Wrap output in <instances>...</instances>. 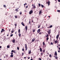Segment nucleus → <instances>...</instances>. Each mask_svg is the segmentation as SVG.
I'll return each instance as SVG.
<instances>
[{"label": "nucleus", "instance_id": "obj_1", "mask_svg": "<svg viewBox=\"0 0 60 60\" xmlns=\"http://www.w3.org/2000/svg\"><path fill=\"white\" fill-rule=\"evenodd\" d=\"M46 4H48V5H50V1H48L46 2Z\"/></svg>", "mask_w": 60, "mask_h": 60}, {"label": "nucleus", "instance_id": "obj_2", "mask_svg": "<svg viewBox=\"0 0 60 60\" xmlns=\"http://www.w3.org/2000/svg\"><path fill=\"white\" fill-rule=\"evenodd\" d=\"M25 47L26 48V51L27 49V45L26 44H25Z\"/></svg>", "mask_w": 60, "mask_h": 60}, {"label": "nucleus", "instance_id": "obj_3", "mask_svg": "<svg viewBox=\"0 0 60 60\" xmlns=\"http://www.w3.org/2000/svg\"><path fill=\"white\" fill-rule=\"evenodd\" d=\"M33 13V11L32 10H31L29 12L30 14H32Z\"/></svg>", "mask_w": 60, "mask_h": 60}, {"label": "nucleus", "instance_id": "obj_4", "mask_svg": "<svg viewBox=\"0 0 60 60\" xmlns=\"http://www.w3.org/2000/svg\"><path fill=\"white\" fill-rule=\"evenodd\" d=\"M41 13H42V10H40L39 12V15H41Z\"/></svg>", "mask_w": 60, "mask_h": 60}, {"label": "nucleus", "instance_id": "obj_5", "mask_svg": "<svg viewBox=\"0 0 60 60\" xmlns=\"http://www.w3.org/2000/svg\"><path fill=\"white\" fill-rule=\"evenodd\" d=\"M5 31V30H4L3 29H2V30L1 31V33H3V32H4Z\"/></svg>", "mask_w": 60, "mask_h": 60}, {"label": "nucleus", "instance_id": "obj_6", "mask_svg": "<svg viewBox=\"0 0 60 60\" xmlns=\"http://www.w3.org/2000/svg\"><path fill=\"white\" fill-rule=\"evenodd\" d=\"M32 6H33V9H35V8H36V7H35V5H34L33 4L32 5Z\"/></svg>", "mask_w": 60, "mask_h": 60}, {"label": "nucleus", "instance_id": "obj_7", "mask_svg": "<svg viewBox=\"0 0 60 60\" xmlns=\"http://www.w3.org/2000/svg\"><path fill=\"white\" fill-rule=\"evenodd\" d=\"M55 55L56 56H57V52H56V51L55 52V53H54Z\"/></svg>", "mask_w": 60, "mask_h": 60}, {"label": "nucleus", "instance_id": "obj_8", "mask_svg": "<svg viewBox=\"0 0 60 60\" xmlns=\"http://www.w3.org/2000/svg\"><path fill=\"white\" fill-rule=\"evenodd\" d=\"M31 53V50H30L29 51V54H30Z\"/></svg>", "mask_w": 60, "mask_h": 60}, {"label": "nucleus", "instance_id": "obj_9", "mask_svg": "<svg viewBox=\"0 0 60 60\" xmlns=\"http://www.w3.org/2000/svg\"><path fill=\"white\" fill-rule=\"evenodd\" d=\"M40 31H41V30L39 29L38 30L37 32L38 33H39V32H40Z\"/></svg>", "mask_w": 60, "mask_h": 60}, {"label": "nucleus", "instance_id": "obj_10", "mask_svg": "<svg viewBox=\"0 0 60 60\" xmlns=\"http://www.w3.org/2000/svg\"><path fill=\"white\" fill-rule=\"evenodd\" d=\"M51 32H50V30H49L48 31V34H50Z\"/></svg>", "mask_w": 60, "mask_h": 60}, {"label": "nucleus", "instance_id": "obj_11", "mask_svg": "<svg viewBox=\"0 0 60 60\" xmlns=\"http://www.w3.org/2000/svg\"><path fill=\"white\" fill-rule=\"evenodd\" d=\"M59 35H57L56 36V38L57 39H58V37H59Z\"/></svg>", "mask_w": 60, "mask_h": 60}, {"label": "nucleus", "instance_id": "obj_12", "mask_svg": "<svg viewBox=\"0 0 60 60\" xmlns=\"http://www.w3.org/2000/svg\"><path fill=\"white\" fill-rule=\"evenodd\" d=\"M40 52H42V49H41V48H40Z\"/></svg>", "mask_w": 60, "mask_h": 60}, {"label": "nucleus", "instance_id": "obj_13", "mask_svg": "<svg viewBox=\"0 0 60 60\" xmlns=\"http://www.w3.org/2000/svg\"><path fill=\"white\" fill-rule=\"evenodd\" d=\"M21 24L22 25V26H25L23 22H21Z\"/></svg>", "mask_w": 60, "mask_h": 60}, {"label": "nucleus", "instance_id": "obj_14", "mask_svg": "<svg viewBox=\"0 0 60 60\" xmlns=\"http://www.w3.org/2000/svg\"><path fill=\"white\" fill-rule=\"evenodd\" d=\"M49 34H47V35H45V37H49Z\"/></svg>", "mask_w": 60, "mask_h": 60}, {"label": "nucleus", "instance_id": "obj_15", "mask_svg": "<svg viewBox=\"0 0 60 60\" xmlns=\"http://www.w3.org/2000/svg\"><path fill=\"white\" fill-rule=\"evenodd\" d=\"M25 29H26V31H27V26H26L25 27Z\"/></svg>", "mask_w": 60, "mask_h": 60}, {"label": "nucleus", "instance_id": "obj_16", "mask_svg": "<svg viewBox=\"0 0 60 60\" xmlns=\"http://www.w3.org/2000/svg\"><path fill=\"white\" fill-rule=\"evenodd\" d=\"M12 42L13 43H15V39H13V40H12Z\"/></svg>", "mask_w": 60, "mask_h": 60}, {"label": "nucleus", "instance_id": "obj_17", "mask_svg": "<svg viewBox=\"0 0 60 60\" xmlns=\"http://www.w3.org/2000/svg\"><path fill=\"white\" fill-rule=\"evenodd\" d=\"M43 52H42L41 54V56H43Z\"/></svg>", "mask_w": 60, "mask_h": 60}, {"label": "nucleus", "instance_id": "obj_18", "mask_svg": "<svg viewBox=\"0 0 60 60\" xmlns=\"http://www.w3.org/2000/svg\"><path fill=\"white\" fill-rule=\"evenodd\" d=\"M35 41V38H33L32 39V41H33V42H34V41Z\"/></svg>", "mask_w": 60, "mask_h": 60}, {"label": "nucleus", "instance_id": "obj_19", "mask_svg": "<svg viewBox=\"0 0 60 60\" xmlns=\"http://www.w3.org/2000/svg\"><path fill=\"white\" fill-rule=\"evenodd\" d=\"M54 57H55L56 59H57V56H54Z\"/></svg>", "mask_w": 60, "mask_h": 60}, {"label": "nucleus", "instance_id": "obj_20", "mask_svg": "<svg viewBox=\"0 0 60 60\" xmlns=\"http://www.w3.org/2000/svg\"><path fill=\"white\" fill-rule=\"evenodd\" d=\"M18 33H20V29H19L18 30Z\"/></svg>", "mask_w": 60, "mask_h": 60}, {"label": "nucleus", "instance_id": "obj_21", "mask_svg": "<svg viewBox=\"0 0 60 60\" xmlns=\"http://www.w3.org/2000/svg\"><path fill=\"white\" fill-rule=\"evenodd\" d=\"M55 43H56L58 42V41L56 40L55 41Z\"/></svg>", "mask_w": 60, "mask_h": 60}, {"label": "nucleus", "instance_id": "obj_22", "mask_svg": "<svg viewBox=\"0 0 60 60\" xmlns=\"http://www.w3.org/2000/svg\"><path fill=\"white\" fill-rule=\"evenodd\" d=\"M33 32H34L35 31V29H34L33 30Z\"/></svg>", "mask_w": 60, "mask_h": 60}, {"label": "nucleus", "instance_id": "obj_23", "mask_svg": "<svg viewBox=\"0 0 60 60\" xmlns=\"http://www.w3.org/2000/svg\"><path fill=\"white\" fill-rule=\"evenodd\" d=\"M49 38L48 37H47L46 38V40H47V41H48V40H49Z\"/></svg>", "mask_w": 60, "mask_h": 60}, {"label": "nucleus", "instance_id": "obj_24", "mask_svg": "<svg viewBox=\"0 0 60 60\" xmlns=\"http://www.w3.org/2000/svg\"><path fill=\"white\" fill-rule=\"evenodd\" d=\"M19 37H21V34H20V33H19Z\"/></svg>", "mask_w": 60, "mask_h": 60}, {"label": "nucleus", "instance_id": "obj_25", "mask_svg": "<svg viewBox=\"0 0 60 60\" xmlns=\"http://www.w3.org/2000/svg\"><path fill=\"white\" fill-rule=\"evenodd\" d=\"M18 9H15V11H17V12L18 11Z\"/></svg>", "mask_w": 60, "mask_h": 60}, {"label": "nucleus", "instance_id": "obj_26", "mask_svg": "<svg viewBox=\"0 0 60 60\" xmlns=\"http://www.w3.org/2000/svg\"><path fill=\"white\" fill-rule=\"evenodd\" d=\"M10 57H13V55H10Z\"/></svg>", "mask_w": 60, "mask_h": 60}, {"label": "nucleus", "instance_id": "obj_27", "mask_svg": "<svg viewBox=\"0 0 60 60\" xmlns=\"http://www.w3.org/2000/svg\"><path fill=\"white\" fill-rule=\"evenodd\" d=\"M43 34V33L41 32L39 33V34Z\"/></svg>", "mask_w": 60, "mask_h": 60}, {"label": "nucleus", "instance_id": "obj_28", "mask_svg": "<svg viewBox=\"0 0 60 60\" xmlns=\"http://www.w3.org/2000/svg\"><path fill=\"white\" fill-rule=\"evenodd\" d=\"M43 45H44V46H45V43L44 42H43Z\"/></svg>", "mask_w": 60, "mask_h": 60}, {"label": "nucleus", "instance_id": "obj_29", "mask_svg": "<svg viewBox=\"0 0 60 60\" xmlns=\"http://www.w3.org/2000/svg\"><path fill=\"white\" fill-rule=\"evenodd\" d=\"M3 6L4 7H5V8H6V5H4Z\"/></svg>", "mask_w": 60, "mask_h": 60}, {"label": "nucleus", "instance_id": "obj_30", "mask_svg": "<svg viewBox=\"0 0 60 60\" xmlns=\"http://www.w3.org/2000/svg\"><path fill=\"white\" fill-rule=\"evenodd\" d=\"M41 7H42V8H44V6L42 5H41Z\"/></svg>", "mask_w": 60, "mask_h": 60}, {"label": "nucleus", "instance_id": "obj_31", "mask_svg": "<svg viewBox=\"0 0 60 60\" xmlns=\"http://www.w3.org/2000/svg\"><path fill=\"white\" fill-rule=\"evenodd\" d=\"M38 5L39 7H41V4L40 3H39L38 4Z\"/></svg>", "mask_w": 60, "mask_h": 60}, {"label": "nucleus", "instance_id": "obj_32", "mask_svg": "<svg viewBox=\"0 0 60 60\" xmlns=\"http://www.w3.org/2000/svg\"><path fill=\"white\" fill-rule=\"evenodd\" d=\"M7 48H10V46L9 45H8L7 46Z\"/></svg>", "mask_w": 60, "mask_h": 60}, {"label": "nucleus", "instance_id": "obj_33", "mask_svg": "<svg viewBox=\"0 0 60 60\" xmlns=\"http://www.w3.org/2000/svg\"><path fill=\"white\" fill-rule=\"evenodd\" d=\"M6 57H8V55L7 54L6 55Z\"/></svg>", "mask_w": 60, "mask_h": 60}, {"label": "nucleus", "instance_id": "obj_34", "mask_svg": "<svg viewBox=\"0 0 60 60\" xmlns=\"http://www.w3.org/2000/svg\"><path fill=\"white\" fill-rule=\"evenodd\" d=\"M49 26L50 28H51V27H52V26H52V25H50Z\"/></svg>", "mask_w": 60, "mask_h": 60}, {"label": "nucleus", "instance_id": "obj_35", "mask_svg": "<svg viewBox=\"0 0 60 60\" xmlns=\"http://www.w3.org/2000/svg\"><path fill=\"white\" fill-rule=\"evenodd\" d=\"M13 52L14 53H16V50H14Z\"/></svg>", "mask_w": 60, "mask_h": 60}, {"label": "nucleus", "instance_id": "obj_36", "mask_svg": "<svg viewBox=\"0 0 60 60\" xmlns=\"http://www.w3.org/2000/svg\"><path fill=\"white\" fill-rule=\"evenodd\" d=\"M13 34H11V35L10 36L11 37H12V36H13Z\"/></svg>", "mask_w": 60, "mask_h": 60}, {"label": "nucleus", "instance_id": "obj_37", "mask_svg": "<svg viewBox=\"0 0 60 60\" xmlns=\"http://www.w3.org/2000/svg\"><path fill=\"white\" fill-rule=\"evenodd\" d=\"M57 11L58 12H60V10H58Z\"/></svg>", "mask_w": 60, "mask_h": 60}, {"label": "nucleus", "instance_id": "obj_38", "mask_svg": "<svg viewBox=\"0 0 60 60\" xmlns=\"http://www.w3.org/2000/svg\"><path fill=\"white\" fill-rule=\"evenodd\" d=\"M51 45H53V43L52 42H51V44H50Z\"/></svg>", "mask_w": 60, "mask_h": 60}, {"label": "nucleus", "instance_id": "obj_39", "mask_svg": "<svg viewBox=\"0 0 60 60\" xmlns=\"http://www.w3.org/2000/svg\"><path fill=\"white\" fill-rule=\"evenodd\" d=\"M15 16V18H16V19L17 18V15Z\"/></svg>", "mask_w": 60, "mask_h": 60}, {"label": "nucleus", "instance_id": "obj_40", "mask_svg": "<svg viewBox=\"0 0 60 60\" xmlns=\"http://www.w3.org/2000/svg\"><path fill=\"white\" fill-rule=\"evenodd\" d=\"M17 49L18 50H19V47H17Z\"/></svg>", "mask_w": 60, "mask_h": 60}, {"label": "nucleus", "instance_id": "obj_41", "mask_svg": "<svg viewBox=\"0 0 60 60\" xmlns=\"http://www.w3.org/2000/svg\"><path fill=\"white\" fill-rule=\"evenodd\" d=\"M57 0H55V1H56L55 2V3H56H56H57V1H56Z\"/></svg>", "mask_w": 60, "mask_h": 60}, {"label": "nucleus", "instance_id": "obj_42", "mask_svg": "<svg viewBox=\"0 0 60 60\" xmlns=\"http://www.w3.org/2000/svg\"><path fill=\"white\" fill-rule=\"evenodd\" d=\"M15 26H17V24L16 23H15Z\"/></svg>", "mask_w": 60, "mask_h": 60}, {"label": "nucleus", "instance_id": "obj_43", "mask_svg": "<svg viewBox=\"0 0 60 60\" xmlns=\"http://www.w3.org/2000/svg\"><path fill=\"white\" fill-rule=\"evenodd\" d=\"M28 6H26V8H28Z\"/></svg>", "mask_w": 60, "mask_h": 60}, {"label": "nucleus", "instance_id": "obj_44", "mask_svg": "<svg viewBox=\"0 0 60 60\" xmlns=\"http://www.w3.org/2000/svg\"><path fill=\"white\" fill-rule=\"evenodd\" d=\"M43 52H45V50H43Z\"/></svg>", "mask_w": 60, "mask_h": 60}, {"label": "nucleus", "instance_id": "obj_45", "mask_svg": "<svg viewBox=\"0 0 60 60\" xmlns=\"http://www.w3.org/2000/svg\"><path fill=\"white\" fill-rule=\"evenodd\" d=\"M21 14H22V12L21 11L20 12V14L21 15Z\"/></svg>", "mask_w": 60, "mask_h": 60}, {"label": "nucleus", "instance_id": "obj_46", "mask_svg": "<svg viewBox=\"0 0 60 60\" xmlns=\"http://www.w3.org/2000/svg\"><path fill=\"white\" fill-rule=\"evenodd\" d=\"M49 56V57H51V56H52V55H51L50 54Z\"/></svg>", "mask_w": 60, "mask_h": 60}, {"label": "nucleus", "instance_id": "obj_47", "mask_svg": "<svg viewBox=\"0 0 60 60\" xmlns=\"http://www.w3.org/2000/svg\"><path fill=\"white\" fill-rule=\"evenodd\" d=\"M26 4H27L26 3L25 4H24V5H26Z\"/></svg>", "mask_w": 60, "mask_h": 60}, {"label": "nucleus", "instance_id": "obj_48", "mask_svg": "<svg viewBox=\"0 0 60 60\" xmlns=\"http://www.w3.org/2000/svg\"><path fill=\"white\" fill-rule=\"evenodd\" d=\"M29 24H30V23H31V22H30V21H29Z\"/></svg>", "mask_w": 60, "mask_h": 60}, {"label": "nucleus", "instance_id": "obj_49", "mask_svg": "<svg viewBox=\"0 0 60 60\" xmlns=\"http://www.w3.org/2000/svg\"><path fill=\"white\" fill-rule=\"evenodd\" d=\"M22 56H23V55H24V53H22Z\"/></svg>", "mask_w": 60, "mask_h": 60}, {"label": "nucleus", "instance_id": "obj_50", "mask_svg": "<svg viewBox=\"0 0 60 60\" xmlns=\"http://www.w3.org/2000/svg\"><path fill=\"white\" fill-rule=\"evenodd\" d=\"M22 51H24V48H23L22 49Z\"/></svg>", "mask_w": 60, "mask_h": 60}, {"label": "nucleus", "instance_id": "obj_51", "mask_svg": "<svg viewBox=\"0 0 60 60\" xmlns=\"http://www.w3.org/2000/svg\"><path fill=\"white\" fill-rule=\"evenodd\" d=\"M14 52V50H12L11 51V52Z\"/></svg>", "mask_w": 60, "mask_h": 60}, {"label": "nucleus", "instance_id": "obj_52", "mask_svg": "<svg viewBox=\"0 0 60 60\" xmlns=\"http://www.w3.org/2000/svg\"><path fill=\"white\" fill-rule=\"evenodd\" d=\"M39 60H41V58H39L38 59Z\"/></svg>", "mask_w": 60, "mask_h": 60}, {"label": "nucleus", "instance_id": "obj_53", "mask_svg": "<svg viewBox=\"0 0 60 60\" xmlns=\"http://www.w3.org/2000/svg\"><path fill=\"white\" fill-rule=\"evenodd\" d=\"M58 1L59 2H60V0H58Z\"/></svg>", "mask_w": 60, "mask_h": 60}, {"label": "nucleus", "instance_id": "obj_54", "mask_svg": "<svg viewBox=\"0 0 60 60\" xmlns=\"http://www.w3.org/2000/svg\"><path fill=\"white\" fill-rule=\"evenodd\" d=\"M47 55H49V53L48 52H47Z\"/></svg>", "mask_w": 60, "mask_h": 60}, {"label": "nucleus", "instance_id": "obj_55", "mask_svg": "<svg viewBox=\"0 0 60 60\" xmlns=\"http://www.w3.org/2000/svg\"><path fill=\"white\" fill-rule=\"evenodd\" d=\"M40 26L39 25L38 26V28H40Z\"/></svg>", "mask_w": 60, "mask_h": 60}, {"label": "nucleus", "instance_id": "obj_56", "mask_svg": "<svg viewBox=\"0 0 60 60\" xmlns=\"http://www.w3.org/2000/svg\"><path fill=\"white\" fill-rule=\"evenodd\" d=\"M11 55H13V53L11 52Z\"/></svg>", "mask_w": 60, "mask_h": 60}, {"label": "nucleus", "instance_id": "obj_57", "mask_svg": "<svg viewBox=\"0 0 60 60\" xmlns=\"http://www.w3.org/2000/svg\"><path fill=\"white\" fill-rule=\"evenodd\" d=\"M1 48H2V46H0V49H1Z\"/></svg>", "mask_w": 60, "mask_h": 60}, {"label": "nucleus", "instance_id": "obj_58", "mask_svg": "<svg viewBox=\"0 0 60 60\" xmlns=\"http://www.w3.org/2000/svg\"><path fill=\"white\" fill-rule=\"evenodd\" d=\"M48 18H50V16H48Z\"/></svg>", "mask_w": 60, "mask_h": 60}, {"label": "nucleus", "instance_id": "obj_59", "mask_svg": "<svg viewBox=\"0 0 60 60\" xmlns=\"http://www.w3.org/2000/svg\"><path fill=\"white\" fill-rule=\"evenodd\" d=\"M7 35V36H9V34H8Z\"/></svg>", "mask_w": 60, "mask_h": 60}, {"label": "nucleus", "instance_id": "obj_60", "mask_svg": "<svg viewBox=\"0 0 60 60\" xmlns=\"http://www.w3.org/2000/svg\"><path fill=\"white\" fill-rule=\"evenodd\" d=\"M49 57L48 58H47V60H49Z\"/></svg>", "mask_w": 60, "mask_h": 60}, {"label": "nucleus", "instance_id": "obj_61", "mask_svg": "<svg viewBox=\"0 0 60 60\" xmlns=\"http://www.w3.org/2000/svg\"><path fill=\"white\" fill-rule=\"evenodd\" d=\"M11 32L12 33H13V31H12V32Z\"/></svg>", "mask_w": 60, "mask_h": 60}, {"label": "nucleus", "instance_id": "obj_62", "mask_svg": "<svg viewBox=\"0 0 60 60\" xmlns=\"http://www.w3.org/2000/svg\"><path fill=\"white\" fill-rule=\"evenodd\" d=\"M15 34H17V32H15Z\"/></svg>", "mask_w": 60, "mask_h": 60}, {"label": "nucleus", "instance_id": "obj_63", "mask_svg": "<svg viewBox=\"0 0 60 60\" xmlns=\"http://www.w3.org/2000/svg\"><path fill=\"white\" fill-rule=\"evenodd\" d=\"M24 58H25V59H26V57H24Z\"/></svg>", "mask_w": 60, "mask_h": 60}, {"label": "nucleus", "instance_id": "obj_64", "mask_svg": "<svg viewBox=\"0 0 60 60\" xmlns=\"http://www.w3.org/2000/svg\"><path fill=\"white\" fill-rule=\"evenodd\" d=\"M30 60H33V59H30Z\"/></svg>", "mask_w": 60, "mask_h": 60}]
</instances>
